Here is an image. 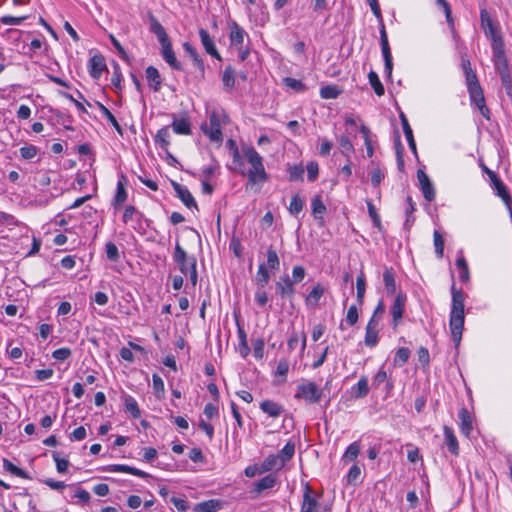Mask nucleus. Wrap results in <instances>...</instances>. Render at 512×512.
<instances>
[{
    "label": "nucleus",
    "mask_w": 512,
    "mask_h": 512,
    "mask_svg": "<svg viewBox=\"0 0 512 512\" xmlns=\"http://www.w3.org/2000/svg\"><path fill=\"white\" fill-rule=\"evenodd\" d=\"M452 305L449 319V327L451 337L456 346L459 345L462 338L464 328V294L461 290L456 289L453 284L451 287Z\"/></svg>",
    "instance_id": "f257e3e1"
},
{
    "label": "nucleus",
    "mask_w": 512,
    "mask_h": 512,
    "mask_svg": "<svg viewBox=\"0 0 512 512\" xmlns=\"http://www.w3.org/2000/svg\"><path fill=\"white\" fill-rule=\"evenodd\" d=\"M242 152L251 168L247 171L249 184L263 183L267 181L268 175L265 171L263 158L261 155L250 146L242 148Z\"/></svg>",
    "instance_id": "f03ea898"
},
{
    "label": "nucleus",
    "mask_w": 512,
    "mask_h": 512,
    "mask_svg": "<svg viewBox=\"0 0 512 512\" xmlns=\"http://www.w3.org/2000/svg\"><path fill=\"white\" fill-rule=\"evenodd\" d=\"M323 395V390L312 381H303L298 384L294 397L308 404L318 403Z\"/></svg>",
    "instance_id": "7ed1b4c3"
},
{
    "label": "nucleus",
    "mask_w": 512,
    "mask_h": 512,
    "mask_svg": "<svg viewBox=\"0 0 512 512\" xmlns=\"http://www.w3.org/2000/svg\"><path fill=\"white\" fill-rule=\"evenodd\" d=\"M220 117L221 114L218 111L214 110L209 115V122L201 126V129L204 132V134L207 135L209 139L213 142L222 141Z\"/></svg>",
    "instance_id": "20e7f679"
},
{
    "label": "nucleus",
    "mask_w": 512,
    "mask_h": 512,
    "mask_svg": "<svg viewBox=\"0 0 512 512\" xmlns=\"http://www.w3.org/2000/svg\"><path fill=\"white\" fill-rule=\"evenodd\" d=\"M488 177L491 181V186L493 190L495 191V194L502 199L506 207L508 208L510 212V216L512 218V198L509 194V192L506 189L505 184L502 182V180L497 176V174L494 171H488Z\"/></svg>",
    "instance_id": "39448f33"
},
{
    "label": "nucleus",
    "mask_w": 512,
    "mask_h": 512,
    "mask_svg": "<svg viewBox=\"0 0 512 512\" xmlns=\"http://www.w3.org/2000/svg\"><path fill=\"white\" fill-rule=\"evenodd\" d=\"M380 44H381L382 56L384 59V71H385L387 77L391 78L392 70H393V60H392V54H391L388 37H387L384 25H382V27L380 29Z\"/></svg>",
    "instance_id": "423d86ee"
},
{
    "label": "nucleus",
    "mask_w": 512,
    "mask_h": 512,
    "mask_svg": "<svg viewBox=\"0 0 512 512\" xmlns=\"http://www.w3.org/2000/svg\"><path fill=\"white\" fill-rule=\"evenodd\" d=\"M407 297L403 293H398L394 299V302L391 306V315H392V326L396 328L404 314L405 304Z\"/></svg>",
    "instance_id": "0eeeda50"
},
{
    "label": "nucleus",
    "mask_w": 512,
    "mask_h": 512,
    "mask_svg": "<svg viewBox=\"0 0 512 512\" xmlns=\"http://www.w3.org/2000/svg\"><path fill=\"white\" fill-rule=\"evenodd\" d=\"M319 509L320 504L317 498L313 495L310 486L306 485L304 488L300 512H319Z\"/></svg>",
    "instance_id": "6e6552de"
},
{
    "label": "nucleus",
    "mask_w": 512,
    "mask_h": 512,
    "mask_svg": "<svg viewBox=\"0 0 512 512\" xmlns=\"http://www.w3.org/2000/svg\"><path fill=\"white\" fill-rule=\"evenodd\" d=\"M417 178L424 198L429 202L433 201L435 199V189L428 175L424 171L418 170Z\"/></svg>",
    "instance_id": "1a4fd4ad"
},
{
    "label": "nucleus",
    "mask_w": 512,
    "mask_h": 512,
    "mask_svg": "<svg viewBox=\"0 0 512 512\" xmlns=\"http://www.w3.org/2000/svg\"><path fill=\"white\" fill-rule=\"evenodd\" d=\"M294 285V281L288 275H284L276 282V291L282 298L291 300L295 293Z\"/></svg>",
    "instance_id": "9d476101"
},
{
    "label": "nucleus",
    "mask_w": 512,
    "mask_h": 512,
    "mask_svg": "<svg viewBox=\"0 0 512 512\" xmlns=\"http://www.w3.org/2000/svg\"><path fill=\"white\" fill-rule=\"evenodd\" d=\"M173 257L182 274H188L190 262L192 260H196L193 256L188 257L186 251L179 245V243L175 246Z\"/></svg>",
    "instance_id": "9b49d317"
},
{
    "label": "nucleus",
    "mask_w": 512,
    "mask_h": 512,
    "mask_svg": "<svg viewBox=\"0 0 512 512\" xmlns=\"http://www.w3.org/2000/svg\"><path fill=\"white\" fill-rule=\"evenodd\" d=\"M480 21L486 37L491 39L495 36L501 35L497 26L494 25L489 13L485 9L480 11Z\"/></svg>",
    "instance_id": "f8f14e48"
},
{
    "label": "nucleus",
    "mask_w": 512,
    "mask_h": 512,
    "mask_svg": "<svg viewBox=\"0 0 512 512\" xmlns=\"http://www.w3.org/2000/svg\"><path fill=\"white\" fill-rule=\"evenodd\" d=\"M172 186H173V189L176 192L177 196L181 199V201L183 202V204L186 207L197 208V204H196L194 197L192 196L190 191L185 186H183L177 182H172Z\"/></svg>",
    "instance_id": "ddd939ff"
},
{
    "label": "nucleus",
    "mask_w": 512,
    "mask_h": 512,
    "mask_svg": "<svg viewBox=\"0 0 512 512\" xmlns=\"http://www.w3.org/2000/svg\"><path fill=\"white\" fill-rule=\"evenodd\" d=\"M161 55L165 62L168 63L173 69H182L180 62L176 59L171 41L161 44Z\"/></svg>",
    "instance_id": "4468645a"
},
{
    "label": "nucleus",
    "mask_w": 512,
    "mask_h": 512,
    "mask_svg": "<svg viewBox=\"0 0 512 512\" xmlns=\"http://www.w3.org/2000/svg\"><path fill=\"white\" fill-rule=\"evenodd\" d=\"M105 471L107 472H124V473H129V474H132V475H135V476H138L140 478H148L150 477V475L140 469H137L135 467H132V466H129V465H125V464H113V465H108L104 468Z\"/></svg>",
    "instance_id": "2eb2a0df"
},
{
    "label": "nucleus",
    "mask_w": 512,
    "mask_h": 512,
    "mask_svg": "<svg viewBox=\"0 0 512 512\" xmlns=\"http://www.w3.org/2000/svg\"><path fill=\"white\" fill-rule=\"evenodd\" d=\"M199 36H200L201 43H202L204 49L206 50V52L217 59H221V57L216 49L215 43H214L213 39L211 38V36L209 35L208 31H206L205 29H200Z\"/></svg>",
    "instance_id": "dca6fc26"
},
{
    "label": "nucleus",
    "mask_w": 512,
    "mask_h": 512,
    "mask_svg": "<svg viewBox=\"0 0 512 512\" xmlns=\"http://www.w3.org/2000/svg\"><path fill=\"white\" fill-rule=\"evenodd\" d=\"M246 32L237 23H233L230 27V43L237 49H241L244 43Z\"/></svg>",
    "instance_id": "f3484780"
},
{
    "label": "nucleus",
    "mask_w": 512,
    "mask_h": 512,
    "mask_svg": "<svg viewBox=\"0 0 512 512\" xmlns=\"http://www.w3.org/2000/svg\"><path fill=\"white\" fill-rule=\"evenodd\" d=\"M260 409L272 418H277L284 412L283 406L272 400L262 401Z\"/></svg>",
    "instance_id": "a211bd4d"
},
{
    "label": "nucleus",
    "mask_w": 512,
    "mask_h": 512,
    "mask_svg": "<svg viewBox=\"0 0 512 512\" xmlns=\"http://www.w3.org/2000/svg\"><path fill=\"white\" fill-rule=\"evenodd\" d=\"M105 68L106 64L102 56L94 55L89 60V72L93 78L98 79Z\"/></svg>",
    "instance_id": "6ab92c4d"
},
{
    "label": "nucleus",
    "mask_w": 512,
    "mask_h": 512,
    "mask_svg": "<svg viewBox=\"0 0 512 512\" xmlns=\"http://www.w3.org/2000/svg\"><path fill=\"white\" fill-rule=\"evenodd\" d=\"M459 419H460V431L463 435L466 437H469L472 430V417L469 413V411L466 408H462L459 411Z\"/></svg>",
    "instance_id": "aec40b11"
},
{
    "label": "nucleus",
    "mask_w": 512,
    "mask_h": 512,
    "mask_svg": "<svg viewBox=\"0 0 512 512\" xmlns=\"http://www.w3.org/2000/svg\"><path fill=\"white\" fill-rule=\"evenodd\" d=\"M284 466L281 462V460L279 459V457H277L276 454H271L269 456H267L261 463V466H260V473H264V472H269V471H272V470H280L282 469Z\"/></svg>",
    "instance_id": "412c9836"
},
{
    "label": "nucleus",
    "mask_w": 512,
    "mask_h": 512,
    "mask_svg": "<svg viewBox=\"0 0 512 512\" xmlns=\"http://www.w3.org/2000/svg\"><path fill=\"white\" fill-rule=\"evenodd\" d=\"M172 129L176 134L189 135L191 134V125L188 117L176 118L173 117Z\"/></svg>",
    "instance_id": "4be33fe9"
},
{
    "label": "nucleus",
    "mask_w": 512,
    "mask_h": 512,
    "mask_svg": "<svg viewBox=\"0 0 512 512\" xmlns=\"http://www.w3.org/2000/svg\"><path fill=\"white\" fill-rule=\"evenodd\" d=\"M150 30L156 35L160 45L170 41L164 27L154 16L150 17Z\"/></svg>",
    "instance_id": "5701e85b"
},
{
    "label": "nucleus",
    "mask_w": 512,
    "mask_h": 512,
    "mask_svg": "<svg viewBox=\"0 0 512 512\" xmlns=\"http://www.w3.org/2000/svg\"><path fill=\"white\" fill-rule=\"evenodd\" d=\"M443 431H444V437H445V444H446L448 450L452 454L458 455L459 454V444H458V441L454 434L453 429L448 426H444Z\"/></svg>",
    "instance_id": "b1692460"
},
{
    "label": "nucleus",
    "mask_w": 512,
    "mask_h": 512,
    "mask_svg": "<svg viewBox=\"0 0 512 512\" xmlns=\"http://www.w3.org/2000/svg\"><path fill=\"white\" fill-rule=\"evenodd\" d=\"M400 120H401L403 132H404V135L408 142L409 148L416 155L417 150H416V143H415L414 136H413V131H412L411 126H410L406 116L404 115V113H400Z\"/></svg>",
    "instance_id": "393cba45"
},
{
    "label": "nucleus",
    "mask_w": 512,
    "mask_h": 512,
    "mask_svg": "<svg viewBox=\"0 0 512 512\" xmlns=\"http://www.w3.org/2000/svg\"><path fill=\"white\" fill-rule=\"evenodd\" d=\"M155 143L163 150L167 151L170 145V130L168 126L159 129L155 135Z\"/></svg>",
    "instance_id": "a878e982"
},
{
    "label": "nucleus",
    "mask_w": 512,
    "mask_h": 512,
    "mask_svg": "<svg viewBox=\"0 0 512 512\" xmlns=\"http://www.w3.org/2000/svg\"><path fill=\"white\" fill-rule=\"evenodd\" d=\"M145 73H146V78L149 82L150 87L155 92L159 91V89L161 87V77H160L158 70L153 66H149V67H147Z\"/></svg>",
    "instance_id": "bb28decb"
},
{
    "label": "nucleus",
    "mask_w": 512,
    "mask_h": 512,
    "mask_svg": "<svg viewBox=\"0 0 512 512\" xmlns=\"http://www.w3.org/2000/svg\"><path fill=\"white\" fill-rule=\"evenodd\" d=\"M221 508V502L217 499H211L197 503L194 507L195 512H217Z\"/></svg>",
    "instance_id": "cd10ccee"
},
{
    "label": "nucleus",
    "mask_w": 512,
    "mask_h": 512,
    "mask_svg": "<svg viewBox=\"0 0 512 512\" xmlns=\"http://www.w3.org/2000/svg\"><path fill=\"white\" fill-rule=\"evenodd\" d=\"M387 170L384 167L375 165L370 169V181L373 187H378L386 176Z\"/></svg>",
    "instance_id": "c85d7f7f"
},
{
    "label": "nucleus",
    "mask_w": 512,
    "mask_h": 512,
    "mask_svg": "<svg viewBox=\"0 0 512 512\" xmlns=\"http://www.w3.org/2000/svg\"><path fill=\"white\" fill-rule=\"evenodd\" d=\"M383 281L386 292L394 294L396 291L395 274L392 268H386L383 273Z\"/></svg>",
    "instance_id": "c756f323"
},
{
    "label": "nucleus",
    "mask_w": 512,
    "mask_h": 512,
    "mask_svg": "<svg viewBox=\"0 0 512 512\" xmlns=\"http://www.w3.org/2000/svg\"><path fill=\"white\" fill-rule=\"evenodd\" d=\"M323 294H324L323 287L320 284H317L316 286L313 287L311 292L306 297V300H305L306 305L310 306V307L318 306L319 300L323 296Z\"/></svg>",
    "instance_id": "7c9ffc66"
},
{
    "label": "nucleus",
    "mask_w": 512,
    "mask_h": 512,
    "mask_svg": "<svg viewBox=\"0 0 512 512\" xmlns=\"http://www.w3.org/2000/svg\"><path fill=\"white\" fill-rule=\"evenodd\" d=\"M295 453V443L293 441H288L286 445L282 448V450L276 454L277 457L281 460L283 466L292 459Z\"/></svg>",
    "instance_id": "2f4dec72"
},
{
    "label": "nucleus",
    "mask_w": 512,
    "mask_h": 512,
    "mask_svg": "<svg viewBox=\"0 0 512 512\" xmlns=\"http://www.w3.org/2000/svg\"><path fill=\"white\" fill-rule=\"evenodd\" d=\"M311 206H312V214L314 215V217L316 219H319V220H323V215L326 213V206L325 204L323 203L322 199L320 196H315L313 199H312V203H311Z\"/></svg>",
    "instance_id": "473e14b6"
},
{
    "label": "nucleus",
    "mask_w": 512,
    "mask_h": 512,
    "mask_svg": "<svg viewBox=\"0 0 512 512\" xmlns=\"http://www.w3.org/2000/svg\"><path fill=\"white\" fill-rule=\"evenodd\" d=\"M269 270L270 269L266 267L265 263H261L258 267L255 281L262 288H264L265 285H267L270 280Z\"/></svg>",
    "instance_id": "72a5a7b5"
},
{
    "label": "nucleus",
    "mask_w": 512,
    "mask_h": 512,
    "mask_svg": "<svg viewBox=\"0 0 512 512\" xmlns=\"http://www.w3.org/2000/svg\"><path fill=\"white\" fill-rule=\"evenodd\" d=\"M124 405L127 412L131 414L134 419H138L141 416L137 401L130 395L124 398Z\"/></svg>",
    "instance_id": "f704fd0d"
},
{
    "label": "nucleus",
    "mask_w": 512,
    "mask_h": 512,
    "mask_svg": "<svg viewBox=\"0 0 512 512\" xmlns=\"http://www.w3.org/2000/svg\"><path fill=\"white\" fill-rule=\"evenodd\" d=\"M267 262L265 263L266 267H268L271 271L279 270L280 268V260L278 254L273 247H269L266 252Z\"/></svg>",
    "instance_id": "c9c22d12"
},
{
    "label": "nucleus",
    "mask_w": 512,
    "mask_h": 512,
    "mask_svg": "<svg viewBox=\"0 0 512 512\" xmlns=\"http://www.w3.org/2000/svg\"><path fill=\"white\" fill-rule=\"evenodd\" d=\"M183 48H184L185 52L188 53L190 55V57L193 59L195 66L202 73H204V63H203L202 59L200 58V56L198 55L196 49L189 42H185L183 44Z\"/></svg>",
    "instance_id": "e433bc0d"
},
{
    "label": "nucleus",
    "mask_w": 512,
    "mask_h": 512,
    "mask_svg": "<svg viewBox=\"0 0 512 512\" xmlns=\"http://www.w3.org/2000/svg\"><path fill=\"white\" fill-rule=\"evenodd\" d=\"M223 86L226 90H232L235 86V70L227 66L222 75Z\"/></svg>",
    "instance_id": "4c0bfd02"
},
{
    "label": "nucleus",
    "mask_w": 512,
    "mask_h": 512,
    "mask_svg": "<svg viewBox=\"0 0 512 512\" xmlns=\"http://www.w3.org/2000/svg\"><path fill=\"white\" fill-rule=\"evenodd\" d=\"M353 395L355 398H363L368 395L369 387L366 377H361L357 384L353 386Z\"/></svg>",
    "instance_id": "58836bf2"
},
{
    "label": "nucleus",
    "mask_w": 512,
    "mask_h": 512,
    "mask_svg": "<svg viewBox=\"0 0 512 512\" xmlns=\"http://www.w3.org/2000/svg\"><path fill=\"white\" fill-rule=\"evenodd\" d=\"M125 177L122 176L121 179L117 183L116 194L114 197V205L121 206L127 200V192L124 187Z\"/></svg>",
    "instance_id": "ea45409f"
},
{
    "label": "nucleus",
    "mask_w": 512,
    "mask_h": 512,
    "mask_svg": "<svg viewBox=\"0 0 512 512\" xmlns=\"http://www.w3.org/2000/svg\"><path fill=\"white\" fill-rule=\"evenodd\" d=\"M368 80H369V83L371 85V87L373 88L375 94L377 96H382L384 95V86L382 85L377 73L375 71H370L369 74H368Z\"/></svg>",
    "instance_id": "a19ab883"
},
{
    "label": "nucleus",
    "mask_w": 512,
    "mask_h": 512,
    "mask_svg": "<svg viewBox=\"0 0 512 512\" xmlns=\"http://www.w3.org/2000/svg\"><path fill=\"white\" fill-rule=\"evenodd\" d=\"M493 58L505 56L504 42L502 36H495L490 39Z\"/></svg>",
    "instance_id": "79ce46f5"
},
{
    "label": "nucleus",
    "mask_w": 512,
    "mask_h": 512,
    "mask_svg": "<svg viewBox=\"0 0 512 512\" xmlns=\"http://www.w3.org/2000/svg\"><path fill=\"white\" fill-rule=\"evenodd\" d=\"M52 457L55 461L57 472L60 474L66 473L70 465L68 459L61 457V453L58 451L52 452Z\"/></svg>",
    "instance_id": "37998d69"
},
{
    "label": "nucleus",
    "mask_w": 512,
    "mask_h": 512,
    "mask_svg": "<svg viewBox=\"0 0 512 512\" xmlns=\"http://www.w3.org/2000/svg\"><path fill=\"white\" fill-rule=\"evenodd\" d=\"M456 266L459 269V278L462 282H467L469 280V269L468 264L464 256L461 254L458 256L456 260Z\"/></svg>",
    "instance_id": "c03bdc74"
},
{
    "label": "nucleus",
    "mask_w": 512,
    "mask_h": 512,
    "mask_svg": "<svg viewBox=\"0 0 512 512\" xmlns=\"http://www.w3.org/2000/svg\"><path fill=\"white\" fill-rule=\"evenodd\" d=\"M98 105H99V108H100V111H101L102 115L113 125V127L116 129V131L120 135H122L123 130H122L120 124L118 123L117 119L115 118V116L103 104L98 103Z\"/></svg>",
    "instance_id": "a18cd8bd"
},
{
    "label": "nucleus",
    "mask_w": 512,
    "mask_h": 512,
    "mask_svg": "<svg viewBox=\"0 0 512 512\" xmlns=\"http://www.w3.org/2000/svg\"><path fill=\"white\" fill-rule=\"evenodd\" d=\"M3 468L15 476H18V477H21L24 479L29 478L28 474L24 470L17 467L16 465H14L12 462H10L6 458L3 459Z\"/></svg>",
    "instance_id": "49530a36"
},
{
    "label": "nucleus",
    "mask_w": 512,
    "mask_h": 512,
    "mask_svg": "<svg viewBox=\"0 0 512 512\" xmlns=\"http://www.w3.org/2000/svg\"><path fill=\"white\" fill-rule=\"evenodd\" d=\"M378 332L379 329H373L366 327L364 343L368 347H375L378 343Z\"/></svg>",
    "instance_id": "de8ad7c7"
},
{
    "label": "nucleus",
    "mask_w": 512,
    "mask_h": 512,
    "mask_svg": "<svg viewBox=\"0 0 512 512\" xmlns=\"http://www.w3.org/2000/svg\"><path fill=\"white\" fill-rule=\"evenodd\" d=\"M359 452H360V445H359V443L358 442H353L346 449V451H345V453L343 455V460L345 462L354 461L358 457Z\"/></svg>",
    "instance_id": "09e8293b"
},
{
    "label": "nucleus",
    "mask_w": 512,
    "mask_h": 512,
    "mask_svg": "<svg viewBox=\"0 0 512 512\" xmlns=\"http://www.w3.org/2000/svg\"><path fill=\"white\" fill-rule=\"evenodd\" d=\"M340 94V90L336 85H327L320 89V96L323 99H336Z\"/></svg>",
    "instance_id": "8fccbe9b"
},
{
    "label": "nucleus",
    "mask_w": 512,
    "mask_h": 512,
    "mask_svg": "<svg viewBox=\"0 0 512 512\" xmlns=\"http://www.w3.org/2000/svg\"><path fill=\"white\" fill-rule=\"evenodd\" d=\"M303 207L304 201L300 198L299 195H294L291 198L288 210L292 215L297 216L302 211Z\"/></svg>",
    "instance_id": "3c124183"
},
{
    "label": "nucleus",
    "mask_w": 512,
    "mask_h": 512,
    "mask_svg": "<svg viewBox=\"0 0 512 512\" xmlns=\"http://www.w3.org/2000/svg\"><path fill=\"white\" fill-rule=\"evenodd\" d=\"M152 382H153V390L154 394L158 399L163 398L164 396V382L162 378L158 374H153L152 376Z\"/></svg>",
    "instance_id": "603ef678"
},
{
    "label": "nucleus",
    "mask_w": 512,
    "mask_h": 512,
    "mask_svg": "<svg viewBox=\"0 0 512 512\" xmlns=\"http://www.w3.org/2000/svg\"><path fill=\"white\" fill-rule=\"evenodd\" d=\"M276 484V478L272 475H267L260 479L256 484V490L261 492L266 489L273 488Z\"/></svg>",
    "instance_id": "864d4df0"
},
{
    "label": "nucleus",
    "mask_w": 512,
    "mask_h": 512,
    "mask_svg": "<svg viewBox=\"0 0 512 512\" xmlns=\"http://www.w3.org/2000/svg\"><path fill=\"white\" fill-rule=\"evenodd\" d=\"M410 357V350L405 347H401L396 351L394 357V364L398 366L404 365Z\"/></svg>",
    "instance_id": "5fc2aeb1"
},
{
    "label": "nucleus",
    "mask_w": 512,
    "mask_h": 512,
    "mask_svg": "<svg viewBox=\"0 0 512 512\" xmlns=\"http://www.w3.org/2000/svg\"><path fill=\"white\" fill-rule=\"evenodd\" d=\"M356 287H357V301L361 305L363 303L365 289H366V281L364 274L361 273L356 279Z\"/></svg>",
    "instance_id": "6e6d98bb"
},
{
    "label": "nucleus",
    "mask_w": 512,
    "mask_h": 512,
    "mask_svg": "<svg viewBox=\"0 0 512 512\" xmlns=\"http://www.w3.org/2000/svg\"><path fill=\"white\" fill-rule=\"evenodd\" d=\"M433 240H434L435 253L438 256V258H442L443 252H444V240L439 231H437V230L434 231Z\"/></svg>",
    "instance_id": "4d7b16f0"
},
{
    "label": "nucleus",
    "mask_w": 512,
    "mask_h": 512,
    "mask_svg": "<svg viewBox=\"0 0 512 512\" xmlns=\"http://www.w3.org/2000/svg\"><path fill=\"white\" fill-rule=\"evenodd\" d=\"M469 96L471 101L477 106V108H480L485 104V98L482 88L469 91Z\"/></svg>",
    "instance_id": "13d9d810"
},
{
    "label": "nucleus",
    "mask_w": 512,
    "mask_h": 512,
    "mask_svg": "<svg viewBox=\"0 0 512 512\" xmlns=\"http://www.w3.org/2000/svg\"><path fill=\"white\" fill-rule=\"evenodd\" d=\"M494 66L498 74L509 73L508 62L506 56L493 58Z\"/></svg>",
    "instance_id": "bf43d9fd"
},
{
    "label": "nucleus",
    "mask_w": 512,
    "mask_h": 512,
    "mask_svg": "<svg viewBox=\"0 0 512 512\" xmlns=\"http://www.w3.org/2000/svg\"><path fill=\"white\" fill-rule=\"evenodd\" d=\"M468 92L481 88L475 71L465 74Z\"/></svg>",
    "instance_id": "052dcab7"
},
{
    "label": "nucleus",
    "mask_w": 512,
    "mask_h": 512,
    "mask_svg": "<svg viewBox=\"0 0 512 512\" xmlns=\"http://www.w3.org/2000/svg\"><path fill=\"white\" fill-rule=\"evenodd\" d=\"M288 371H289L288 360L287 359L279 360L277 367H276L275 376L282 377L283 381H286V376H287Z\"/></svg>",
    "instance_id": "680f3d73"
},
{
    "label": "nucleus",
    "mask_w": 512,
    "mask_h": 512,
    "mask_svg": "<svg viewBox=\"0 0 512 512\" xmlns=\"http://www.w3.org/2000/svg\"><path fill=\"white\" fill-rule=\"evenodd\" d=\"M19 151L22 158L30 160L37 155L38 149L34 145H27L21 147Z\"/></svg>",
    "instance_id": "e2e57ef3"
},
{
    "label": "nucleus",
    "mask_w": 512,
    "mask_h": 512,
    "mask_svg": "<svg viewBox=\"0 0 512 512\" xmlns=\"http://www.w3.org/2000/svg\"><path fill=\"white\" fill-rule=\"evenodd\" d=\"M105 251L107 258L111 261H117L120 257L118 247L112 242L106 244Z\"/></svg>",
    "instance_id": "0e129e2a"
},
{
    "label": "nucleus",
    "mask_w": 512,
    "mask_h": 512,
    "mask_svg": "<svg viewBox=\"0 0 512 512\" xmlns=\"http://www.w3.org/2000/svg\"><path fill=\"white\" fill-rule=\"evenodd\" d=\"M72 352L70 348L62 347L56 349L52 353V357L57 361H65L71 356Z\"/></svg>",
    "instance_id": "69168bd1"
},
{
    "label": "nucleus",
    "mask_w": 512,
    "mask_h": 512,
    "mask_svg": "<svg viewBox=\"0 0 512 512\" xmlns=\"http://www.w3.org/2000/svg\"><path fill=\"white\" fill-rule=\"evenodd\" d=\"M265 342L263 339H256L253 342V354L256 359H262L264 356Z\"/></svg>",
    "instance_id": "338daca9"
},
{
    "label": "nucleus",
    "mask_w": 512,
    "mask_h": 512,
    "mask_svg": "<svg viewBox=\"0 0 512 512\" xmlns=\"http://www.w3.org/2000/svg\"><path fill=\"white\" fill-rule=\"evenodd\" d=\"M304 169L301 165H294L289 168V179L291 181L302 180Z\"/></svg>",
    "instance_id": "774afa93"
}]
</instances>
